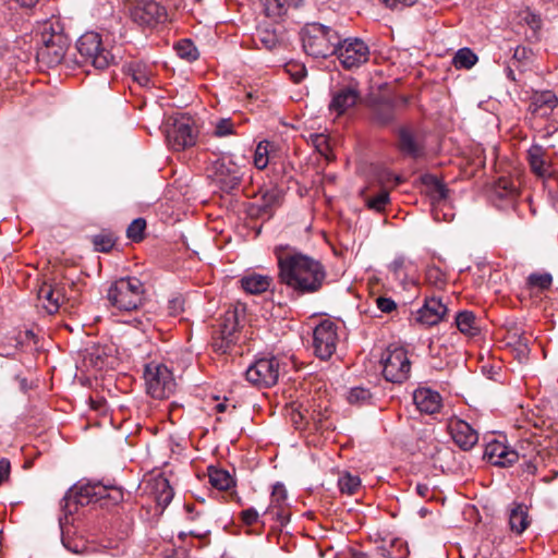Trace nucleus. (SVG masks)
Listing matches in <instances>:
<instances>
[{"instance_id": "4c0bfd02", "label": "nucleus", "mask_w": 558, "mask_h": 558, "mask_svg": "<svg viewBox=\"0 0 558 558\" xmlns=\"http://www.w3.org/2000/svg\"><path fill=\"white\" fill-rule=\"evenodd\" d=\"M526 283H527L529 288H531V289H536L538 291H545L551 287L553 277L548 272H543V274L533 272L527 277Z\"/></svg>"}, {"instance_id": "cd10ccee", "label": "nucleus", "mask_w": 558, "mask_h": 558, "mask_svg": "<svg viewBox=\"0 0 558 558\" xmlns=\"http://www.w3.org/2000/svg\"><path fill=\"white\" fill-rule=\"evenodd\" d=\"M154 495L158 506L166 508L173 499L174 493L169 481L163 476L154 480Z\"/></svg>"}, {"instance_id": "09e8293b", "label": "nucleus", "mask_w": 558, "mask_h": 558, "mask_svg": "<svg viewBox=\"0 0 558 558\" xmlns=\"http://www.w3.org/2000/svg\"><path fill=\"white\" fill-rule=\"evenodd\" d=\"M232 339H228L220 335H216L213 338V348L216 352L226 354L230 351L231 347L234 344Z\"/></svg>"}, {"instance_id": "c756f323", "label": "nucleus", "mask_w": 558, "mask_h": 558, "mask_svg": "<svg viewBox=\"0 0 558 558\" xmlns=\"http://www.w3.org/2000/svg\"><path fill=\"white\" fill-rule=\"evenodd\" d=\"M456 324L458 329L468 336H475L480 331L476 317L471 311H462L456 316Z\"/></svg>"}, {"instance_id": "4d7b16f0", "label": "nucleus", "mask_w": 558, "mask_h": 558, "mask_svg": "<svg viewBox=\"0 0 558 558\" xmlns=\"http://www.w3.org/2000/svg\"><path fill=\"white\" fill-rule=\"evenodd\" d=\"M11 463L8 459H0V485L7 482L10 477Z\"/></svg>"}, {"instance_id": "4468645a", "label": "nucleus", "mask_w": 558, "mask_h": 558, "mask_svg": "<svg viewBox=\"0 0 558 558\" xmlns=\"http://www.w3.org/2000/svg\"><path fill=\"white\" fill-rule=\"evenodd\" d=\"M361 100V90L356 82L337 86L331 92L329 111L340 117L354 108Z\"/></svg>"}, {"instance_id": "6ab92c4d", "label": "nucleus", "mask_w": 558, "mask_h": 558, "mask_svg": "<svg viewBox=\"0 0 558 558\" xmlns=\"http://www.w3.org/2000/svg\"><path fill=\"white\" fill-rule=\"evenodd\" d=\"M558 106V97L551 90L535 92L530 99L527 112L532 122L537 118H548Z\"/></svg>"}, {"instance_id": "c03bdc74", "label": "nucleus", "mask_w": 558, "mask_h": 558, "mask_svg": "<svg viewBox=\"0 0 558 558\" xmlns=\"http://www.w3.org/2000/svg\"><path fill=\"white\" fill-rule=\"evenodd\" d=\"M146 229V220L143 218L134 219L126 229V235L134 242H140L144 239Z\"/></svg>"}, {"instance_id": "f704fd0d", "label": "nucleus", "mask_w": 558, "mask_h": 558, "mask_svg": "<svg viewBox=\"0 0 558 558\" xmlns=\"http://www.w3.org/2000/svg\"><path fill=\"white\" fill-rule=\"evenodd\" d=\"M478 58L470 48H461L459 49L452 60L456 69H471L476 62Z\"/></svg>"}, {"instance_id": "7ed1b4c3", "label": "nucleus", "mask_w": 558, "mask_h": 558, "mask_svg": "<svg viewBox=\"0 0 558 558\" xmlns=\"http://www.w3.org/2000/svg\"><path fill=\"white\" fill-rule=\"evenodd\" d=\"M339 39L336 31L319 23L306 24L301 32L303 49L313 58H327L333 54Z\"/></svg>"}, {"instance_id": "79ce46f5", "label": "nucleus", "mask_w": 558, "mask_h": 558, "mask_svg": "<svg viewBox=\"0 0 558 558\" xmlns=\"http://www.w3.org/2000/svg\"><path fill=\"white\" fill-rule=\"evenodd\" d=\"M93 244L96 251L108 253L116 245V238L111 232H101L93 236Z\"/></svg>"}, {"instance_id": "1a4fd4ad", "label": "nucleus", "mask_w": 558, "mask_h": 558, "mask_svg": "<svg viewBox=\"0 0 558 558\" xmlns=\"http://www.w3.org/2000/svg\"><path fill=\"white\" fill-rule=\"evenodd\" d=\"M280 375V363L277 357H262L248 366L245 377L258 388H269L277 384Z\"/></svg>"}, {"instance_id": "39448f33", "label": "nucleus", "mask_w": 558, "mask_h": 558, "mask_svg": "<svg viewBox=\"0 0 558 558\" xmlns=\"http://www.w3.org/2000/svg\"><path fill=\"white\" fill-rule=\"evenodd\" d=\"M76 50L80 56L77 62L84 65H93L104 70L116 62V57L105 47L101 36L96 32H86L76 41Z\"/></svg>"}, {"instance_id": "5fc2aeb1", "label": "nucleus", "mask_w": 558, "mask_h": 558, "mask_svg": "<svg viewBox=\"0 0 558 558\" xmlns=\"http://www.w3.org/2000/svg\"><path fill=\"white\" fill-rule=\"evenodd\" d=\"M522 19L533 31H537L542 26V20L539 17V15H537L533 12H530V11L524 12V15Z\"/></svg>"}, {"instance_id": "b1692460", "label": "nucleus", "mask_w": 558, "mask_h": 558, "mask_svg": "<svg viewBox=\"0 0 558 558\" xmlns=\"http://www.w3.org/2000/svg\"><path fill=\"white\" fill-rule=\"evenodd\" d=\"M517 195L518 189L509 178L498 179L490 191V198L498 207L512 203Z\"/></svg>"}, {"instance_id": "58836bf2", "label": "nucleus", "mask_w": 558, "mask_h": 558, "mask_svg": "<svg viewBox=\"0 0 558 558\" xmlns=\"http://www.w3.org/2000/svg\"><path fill=\"white\" fill-rule=\"evenodd\" d=\"M310 141L315 149L324 156L327 160L332 159L331 148L329 144V138L327 135L323 133H314L310 135Z\"/></svg>"}, {"instance_id": "e433bc0d", "label": "nucleus", "mask_w": 558, "mask_h": 558, "mask_svg": "<svg viewBox=\"0 0 558 558\" xmlns=\"http://www.w3.org/2000/svg\"><path fill=\"white\" fill-rule=\"evenodd\" d=\"M260 2L265 14L271 19L281 17L286 14L289 5L287 0H260Z\"/></svg>"}, {"instance_id": "412c9836", "label": "nucleus", "mask_w": 558, "mask_h": 558, "mask_svg": "<svg viewBox=\"0 0 558 558\" xmlns=\"http://www.w3.org/2000/svg\"><path fill=\"white\" fill-rule=\"evenodd\" d=\"M447 314V306L440 299L427 298L424 305L416 312L415 319L424 326H435L440 323Z\"/></svg>"}, {"instance_id": "dca6fc26", "label": "nucleus", "mask_w": 558, "mask_h": 558, "mask_svg": "<svg viewBox=\"0 0 558 558\" xmlns=\"http://www.w3.org/2000/svg\"><path fill=\"white\" fill-rule=\"evenodd\" d=\"M397 146L404 157L412 159L422 157L425 151L423 135L418 130L410 125L399 128Z\"/></svg>"}, {"instance_id": "680f3d73", "label": "nucleus", "mask_w": 558, "mask_h": 558, "mask_svg": "<svg viewBox=\"0 0 558 558\" xmlns=\"http://www.w3.org/2000/svg\"><path fill=\"white\" fill-rule=\"evenodd\" d=\"M416 494L422 498H426L429 494V487L427 484L418 483L415 487Z\"/></svg>"}, {"instance_id": "393cba45", "label": "nucleus", "mask_w": 558, "mask_h": 558, "mask_svg": "<svg viewBox=\"0 0 558 558\" xmlns=\"http://www.w3.org/2000/svg\"><path fill=\"white\" fill-rule=\"evenodd\" d=\"M508 524L512 533L521 535L531 524L527 507L512 502L508 508Z\"/></svg>"}, {"instance_id": "f03ea898", "label": "nucleus", "mask_w": 558, "mask_h": 558, "mask_svg": "<svg viewBox=\"0 0 558 558\" xmlns=\"http://www.w3.org/2000/svg\"><path fill=\"white\" fill-rule=\"evenodd\" d=\"M39 47L37 48V59L48 66H54L63 60L69 39L63 33V27L59 20L49 19L39 26Z\"/></svg>"}, {"instance_id": "72a5a7b5", "label": "nucleus", "mask_w": 558, "mask_h": 558, "mask_svg": "<svg viewBox=\"0 0 558 558\" xmlns=\"http://www.w3.org/2000/svg\"><path fill=\"white\" fill-rule=\"evenodd\" d=\"M130 72L132 74L133 80L137 82L138 85L143 87H149L153 85V74L150 69L146 64L141 62L131 63Z\"/></svg>"}, {"instance_id": "864d4df0", "label": "nucleus", "mask_w": 558, "mask_h": 558, "mask_svg": "<svg viewBox=\"0 0 558 558\" xmlns=\"http://www.w3.org/2000/svg\"><path fill=\"white\" fill-rule=\"evenodd\" d=\"M259 514L256 509L248 508L241 512V520L245 525H254L257 523Z\"/></svg>"}, {"instance_id": "0eeeda50", "label": "nucleus", "mask_w": 558, "mask_h": 558, "mask_svg": "<svg viewBox=\"0 0 558 558\" xmlns=\"http://www.w3.org/2000/svg\"><path fill=\"white\" fill-rule=\"evenodd\" d=\"M144 380L147 395L154 399H168L175 391V379L165 364L156 362L146 364Z\"/></svg>"}, {"instance_id": "37998d69", "label": "nucleus", "mask_w": 558, "mask_h": 558, "mask_svg": "<svg viewBox=\"0 0 558 558\" xmlns=\"http://www.w3.org/2000/svg\"><path fill=\"white\" fill-rule=\"evenodd\" d=\"M174 48L177 50L178 56L182 59L193 61L198 58L196 47L189 39L180 40Z\"/></svg>"}, {"instance_id": "ea45409f", "label": "nucleus", "mask_w": 558, "mask_h": 558, "mask_svg": "<svg viewBox=\"0 0 558 558\" xmlns=\"http://www.w3.org/2000/svg\"><path fill=\"white\" fill-rule=\"evenodd\" d=\"M338 486L341 493L353 495L361 486V480L357 475L350 473L342 474L338 480Z\"/></svg>"}, {"instance_id": "603ef678", "label": "nucleus", "mask_w": 558, "mask_h": 558, "mask_svg": "<svg viewBox=\"0 0 558 558\" xmlns=\"http://www.w3.org/2000/svg\"><path fill=\"white\" fill-rule=\"evenodd\" d=\"M378 310L383 313H391L397 308L396 302L390 298L378 296L375 300Z\"/></svg>"}, {"instance_id": "a211bd4d", "label": "nucleus", "mask_w": 558, "mask_h": 558, "mask_svg": "<svg viewBox=\"0 0 558 558\" xmlns=\"http://www.w3.org/2000/svg\"><path fill=\"white\" fill-rule=\"evenodd\" d=\"M447 429L461 450H471L478 441L477 432L468 422L456 416L448 420Z\"/></svg>"}, {"instance_id": "423d86ee", "label": "nucleus", "mask_w": 558, "mask_h": 558, "mask_svg": "<svg viewBox=\"0 0 558 558\" xmlns=\"http://www.w3.org/2000/svg\"><path fill=\"white\" fill-rule=\"evenodd\" d=\"M65 499H73L76 505L87 506L101 502L104 506L117 505L123 500V492L117 486H106L101 483H86L74 486Z\"/></svg>"}, {"instance_id": "774afa93", "label": "nucleus", "mask_w": 558, "mask_h": 558, "mask_svg": "<svg viewBox=\"0 0 558 558\" xmlns=\"http://www.w3.org/2000/svg\"><path fill=\"white\" fill-rule=\"evenodd\" d=\"M185 509L191 512L192 511V506L191 505H185Z\"/></svg>"}, {"instance_id": "052dcab7", "label": "nucleus", "mask_w": 558, "mask_h": 558, "mask_svg": "<svg viewBox=\"0 0 558 558\" xmlns=\"http://www.w3.org/2000/svg\"><path fill=\"white\" fill-rule=\"evenodd\" d=\"M448 190L447 187L441 184L440 182H437L435 185V194L434 198L436 199H445L447 197Z\"/></svg>"}, {"instance_id": "bf43d9fd", "label": "nucleus", "mask_w": 558, "mask_h": 558, "mask_svg": "<svg viewBox=\"0 0 558 558\" xmlns=\"http://www.w3.org/2000/svg\"><path fill=\"white\" fill-rule=\"evenodd\" d=\"M405 266V258L403 256H400L398 258H396L391 265H390V269L395 272V274H401V271L403 270Z\"/></svg>"}, {"instance_id": "473e14b6", "label": "nucleus", "mask_w": 558, "mask_h": 558, "mask_svg": "<svg viewBox=\"0 0 558 558\" xmlns=\"http://www.w3.org/2000/svg\"><path fill=\"white\" fill-rule=\"evenodd\" d=\"M373 117L381 125H386L395 119V106L390 101H381L374 106Z\"/></svg>"}, {"instance_id": "49530a36", "label": "nucleus", "mask_w": 558, "mask_h": 558, "mask_svg": "<svg viewBox=\"0 0 558 558\" xmlns=\"http://www.w3.org/2000/svg\"><path fill=\"white\" fill-rule=\"evenodd\" d=\"M371 398L368 389L362 387H354L348 395V401L351 404H363Z\"/></svg>"}, {"instance_id": "e2e57ef3", "label": "nucleus", "mask_w": 558, "mask_h": 558, "mask_svg": "<svg viewBox=\"0 0 558 558\" xmlns=\"http://www.w3.org/2000/svg\"><path fill=\"white\" fill-rule=\"evenodd\" d=\"M170 308L172 310V314L177 315L182 311V303L180 300H173L170 302Z\"/></svg>"}, {"instance_id": "4be33fe9", "label": "nucleus", "mask_w": 558, "mask_h": 558, "mask_svg": "<svg viewBox=\"0 0 558 558\" xmlns=\"http://www.w3.org/2000/svg\"><path fill=\"white\" fill-rule=\"evenodd\" d=\"M526 160L531 171L541 179L550 177L551 161L548 151L542 145L533 143L526 151Z\"/></svg>"}, {"instance_id": "69168bd1", "label": "nucleus", "mask_w": 558, "mask_h": 558, "mask_svg": "<svg viewBox=\"0 0 558 558\" xmlns=\"http://www.w3.org/2000/svg\"><path fill=\"white\" fill-rule=\"evenodd\" d=\"M228 407H229V404L225 401V402L217 403L215 409L217 412L222 413V412L227 411Z\"/></svg>"}, {"instance_id": "3c124183", "label": "nucleus", "mask_w": 558, "mask_h": 558, "mask_svg": "<svg viewBox=\"0 0 558 558\" xmlns=\"http://www.w3.org/2000/svg\"><path fill=\"white\" fill-rule=\"evenodd\" d=\"M263 204L260 205V209L265 213H268L272 206H275L279 201V193L275 190L267 191L262 196Z\"/></svg>"}, {"instance_id": "f257e3e1", "label": "nucleus", "mask_w": 558, "mask_h": 558, "mask_svg": "<svg viewBox=\"0 0 558 558\" xmlns=\"http://www.w3.org/2000/svg\"><path fill=\"white\" fill-rule=\"evenodd\" d=\"M274 255L281 284L299 295L316 293L323 288L327 272L320 260L289 244L276 245Z\"/></svg>"}, {"instance_id": "20e7f679", "label": "nucleus", "mask_w": 558, "mask_h": 558, "mask_svg": "<svg viewBox=\"0 0 558 558\" xmlns=\"http://www.w3.org/2000/svg\"><path fill=\"white\" fill-rule=\"evenodd\" d=\"M145 287L136 277H123L112 282L107 291L111 306L119 311L131 312L143 305Z\"/></svg>"}, {"instance_id": "bb28decb", "label": "nucleus", "mask_w": 558, "mask_h": 558, "mask_svg": "<svg viewBox=\"0 0 558 558\" xmlns=\"http://www.w3.org/2000/svg\"><path fill=\"white\" fill-rule=\"evenodd\" d=\"M274 283V278L268 275L251 272L240 279L241 288L248 294H262Z\"/></svg>"}, {"instance_id": "6e6552de", "label": "nucleus", "mask_w": 558, "mask_h": 558, "mask_svg": "<svg viewBox=\"0 0 558 558\" xmlns=\"http://www.w3.org/2000/svg\"><path fill=\"white\" fill-rule=\"evenodd\" d=\"M383 376L387 381L402 384L410 377L411 361L408 351L398 345H389L381 355Z\"/></svg>"}, {"instance_id": "2f4dec72", "label": "nucleus", "mask_w": 558, "mask_h": 558, "mask_svg": "<svg viewBox=\"0 0 558 558\" xmlns=\"http://www.w3.org/2000/svg\"><path fill=\"white\" fill-rule=\"evenodd\" d=\"M218 335L226 337L228 339H232L233 342L238 339V318L235 312H228L222 322L219 325Z\"/></svg>"}, {"instance_id": "338daca9", "label": "nucleus", "mask_w": 558, "mask_h": 558, "mask_svg": "<svg viewBox=\"0 0 558 558\" xmlns=\"http://www.w3.org/2000/svg\"><path fill=\"white\" fill-rule=\"evenodd\" d=\"M187 534H189V535H193V536H195V537H202V536H203V534H202V533H197V532H195V531H190V532H187V533H185V532H181V533L179 534V537L183 539Z\"/></svg>"}, {"instance_id": "f3484780", "label": "nucleus", "mask_w": 558, "mask_h": 558, "mask_svg": "<svg viewBox=\"0 0 558 558\" xmlns=\"http://www.w3.org/2000/svg\"><path fill=\"white\" fill-rule=\"evenodd\" d=\"M213 168L214 175L223 191L230 192L240 185L241 169L230 158H219L214 162Z\"/></svg>"}, {"instance_id": "f8f14e48", "label": "nucleus", "mask_w": 558, "mask_h": 558, "mask_svg": "<svg viewBox=\"0 0 558 558\" xmlns=\"http://www.w3.org/2000/svg\"><path fill=\"white\" fill-rule=\"evenodd\" d=\"M337 54L340 63L345 69L359 68L365 63L369 57L368 46L359 38H348L337 46Z\"/></svg>"}, {"instance_id": "9d476101", "label": "nucleus", "mask_w": 558, "mask_h": 558, "mask_svg": "<svg viewBox=\"0 0 558 558\" xmlns=\"http://www.w3.org/2000/svg\"><path fill=\"white\" fill-rule=\"evenodd\" d=\"M339 341L338 326L330 319H324L313 330V349L317 357L329 360Z\"/></svg>"}, {"instance_id": "c9c22d12", "label": "nucleus", "mask_w": 558, "mask_h": 558, "mask_svg": "<svg viewBox=\"0 0 558 558\" xmlns=\"http://www.w3.org/2000/svg\"><path fill=\"white\" fill-rule=\"evenodd\" d=\"M425 280L426 282L437 289L442 290L447 284V276L446 274L437 266H428L425 271Z\"/></svg>"}, {"instance_id": "9b49d317", "label": "nucleus", "mask_w": 558, "mask_h": 558, "mask_svg": "<svg viewBox=\"0 0 558 558\" xmlns=\"http://www.w3.org/2000/svg\"><path fill=\"white\" fill-rule=\"evenodd\" d=\"M132 20L142 26L155 27L170 21L165 5L155 0H138L131 10Z\"/></svg>"}, {"instance_id": "5701e85b", "label": "nucleus", "mask_w": 558, "mask_h": 558, "mask_svg": "<svg viewBox=\"0 0 558 558\" xmlns=\"http://www.w3.org/2000/svg\"><path fill=\"white\" fill-rule=\"evenodd\" d=\"M413 401L416 409L426 414L437 413L441 408L440 395L429 388L416 389L413 393Z\"/></svg>"}, {"instance_id": "aec40b11", "label": "nucleus", "mask_w": 558, "mask_h": 558, "mask_svg": "<svg viewBox=\"0 0 558 558\" xmlns=\"http://www.w3.org/2000/svg\"><path fill=\"white\" fill-rule=\"evenodd\" d=\"M484 456L492 464L502 468L512 465L520 458L517 450L498 440L489 441L486 445Z\"/></svg>"}, {"instance_id": "a18cd8bd", "label": "nucleus", "mask_w": 558, "mask_h": 558, "mask_svg": "<svg viewBox=\"0 0 558 558\" xmlns=\"http://www.w3.org/2000/svg\"><path fill=\"white\" fill-rule=\"evenodd\" d=\"M284 71L290 75L294 83L302 82L307 74L305 65L298 61H290L286 63Z\"/></svg>"}, {"instance_id": "8fccbe9b", "label": "nucleus", "mask_w": 558, "mask_h": 558, "mask_svg": "<svg viewBox=\"0 0 558 558\" xmlns=\"http://www.w3.org/2000/svg\"><path fill=\"white\" fill-rule=\"evenodd\" d=\"M234 124L231 119H220L216 126L214 134L215 136L222 137L234 133Z\"/></svg>"}, {"instance_id": "de8ad7c7", "label": "nucleus", "mask_w": 558, "mask_h": 558, "mask_svg": "<svg viewBox=\"0 0 558 558\" xmlns=\"http://www.w3.org/2000/svg\"><path fill=\"white\" fill-rule=\"evenodd\" d=\"M389 202V194L386 191L380 192L374 197H369L366 201V205L369 209L381 211Z\"/></svg>"}, {"instance_id": "a878e982", "label": "nucleus", "mask_w": 558, "mask_h": 558, "mask_svg": "<svg viewBox=\"0 0 558 558\" xmlns=\"http://www.w3.org/2000/svg\"><path fill=\"white\" fill-rule=\"evenodd\" d=\"M38 300L49 314H53L64 302V294L61 288L44 283L38 290Z\"/></svg>"}, {"instance_id": "ddd939ff", "label": "nucleus", "mask_w": 558, "mask_h": 558, "mask_svg": "<svg viewBox=\"0 0 558 558\" xmlns=\"http://www.w3.org/2000/svg\"><path fill=\"white\" fill-rule=\"evenodd\" d=\"M264 515L277 523L278 527H282L289 523L291 509L288 502V493L283 484L276 483L272 486L270 502L266 508Z\"/></svg>"}, {"instance_id": "13d9d810", "label": "nucleus", "mask_w": 558, "mask_h": 558, "mask_svg": "<svg viewBox=\"0 0 558 558\" xmlns=\"http://www.w3.org/2000/svg\"><path fill=\"white\" fill-rule=\"evenodd\" d=\"M387 8L399 9L410 7L416 2V0H380Z\"/></svg>"}, {"instance_id": "2eb2a0df", "label": "nucleus", "mask_w": 558, "mask_h": 558, "mask_svg": "<svg viewBox=\"0 0 558 558\" xmlns=\"http://www.w3.org/2000/svg\"><path fill=\"white\" fill-rule=\"evenodd\" d=\"M169 147L180 151L192 147L196 143V132L192 128L190 119H175L166 131Z\"/></svg>"}, {"instance_id": "c85d7f7f", "label": "nucleus", "mask_w": 558, "mask_h": 558, "mask_svg": "<svg viewBox=\"0 0 558 558\" xmlns=\"http://www.w3.org/2000/svg\"><path fill=\"white\" fill-rule=\"evenodd\" d=\"M208 477L210 485L219 490H228L234 485V481L230 473L222 469L209 466Z\"/></svg>"}, {"instance_id": "a19ab883", "label": "nucleus", "mask_w": 558, "mask_h": 558, "mask_svg": "<svg viewBox=\"0 0 558 558\" xmlns=\"http://www.w3.org/2000/svg\"><path fill=\"white\" fill-rule=\"evenodd\" d=\"M270 142L268 141H262L257 144L254 153V166L263 170L265 169L269 163V147Z\"/></svg>"}, {"instance_id": "0e129e2a", "label": "nucleus", "mask_w": 558, "mask_h": 558, "mask_svg": "<svg viewBox=\"0 0 558 558\" xmlns=\"http://www.w3.org/2000/svg\"><path fill=\"white\" fill-rule=\"evenodd\" d=\"M20 3L21 7L24 8H33L39 0H15Z\"/></svg>"}, {"instance_id": "6e6d98bb", "label": "nucleus", "mask_w": 558, "mask_h": 558, "mask_svg": "<svg viewBox=\"0 0 558 558\" xmlns=\"http://www.w3.org/2000/svg\"><path fill=\"white\" fill-rule=\"evenodd\" d=\"M524 459L522 463V469L524 472L529 474H535L537 471V456H532L530 459L525 458V454H522Z\"/></svg>"}, {"instance_id": "7c9ffc66", "label": "nucleus", "mask_w": 558, "mask_h": 558, "mask_svg": "<svg viewBox=\"0 0 558 558\" xmlns=\"http://www.w3.org/2000/svg\"><path fill=\"white\" fill-rule=\"evenodd\" d=\"M253 40L257 48H265L267 50L275 49L279 44L276 32L268 27H258L253 36Z\"/></svg>"}]
</instances>
